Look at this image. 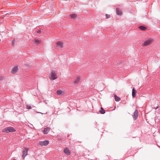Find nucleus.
<instances>
[{
	"mask_svg": "<svg viewBox=\"0 0 160 160\" xmlns=\"http://www.w3.org/2000/svg\"><path fill=\"white\" fill-rule=\"evenodd\" d=\"M136 91L133 88L132 89V96L133 98L135 97L136 96Z\"/></svg>",
	"mask_w": 160,
	"mask_h": 160,
	"instance_id": "1a4fd4ad",
	"label": "nucleus"
},
{
	"mask_svg": "<svg viewBox=\"0 0 160 160\" xmlns=\"http://www.w3.org/2000/svg\"><path fill=\"white\" fill-rule=\"evenodd\" d=\"M18 70V68L17 66L14 67L11 70V72L12 73H16Z\"/></svg>",
	"mask_w": 160,
	"mask_h": 160,
	"instance_id": "423d86ee",
	"label": "nucleus"
},
{
	"mask_svg": "<svg viewBox=\"0 0 160 160\" xmlns=\"http://www.w3.org/2000/svg\"><path fill=\"white\" fill-rule=\"evenodd\" d=\"M56 43L60 48H62L63 47V43L61 42H58Z\"/></svg>",
	"mask_w": 160,
	"mask_h": 160,
	"instance_id": "9d476101",
	"label": "nucleus"
},
{
	"mask_svg": "<svg viewBox=\"0 0 160 160\" xmlns=\"http://www.w3.org/2000/svg\"><path fill=\"white\" fill-rule=\"evenodd\" d=\"M139 28L142 30H145L146 29V28L143 26H141L139 27Z\"/></svg>",
	"mask_w": 160,
	"mask_h": 160,
	"instance_id": "a211bd4d",
	"label": "nucleus"
},
{
	"mask_svg": "<svg viewBox=\"0 0 160 160\" xmlns=\"http://www.w3.org/2000/svg\"><path fill=\"white\" fill-rule=\"evenodd\" d=\"M36 32L38 33H42L43 32L41 31L40 30H38Z\"/></svg>",
	"mask_w": 160,
	"mask_h": 160,
	"instance_id": "412c9836",
	"label": "nucleus"
},
{
	"mask_svg": "<svg viewBox=\"0 0 160 160\" xmlns=\"http://www.w3.org/2000/svg\"><path fill=\"white\" fill-rule=\"evenodd\" d=\"M16 131V130L12 127H8L5 128L3 130V132L8 133L9 132H13Z\"/></svg>",
	"mask_w": 160,
	"mask_h": 160,
	"instance_id": "f257e3e1",
	"label": "nucleus"
},
{
	"mask_svg": "<svg viewBox=\"0 0 160 160\" xmlns=\"http://www.w3.org/2000/svg\"><path fill=\"white\" fill-rule=\"evenodd\" d=\"M153 41L152 38H149L146 39L142 43V45L143 46H146L151 44Z\"/></svg>",
	"mask_w": 160,
	"mask_h": 160,
	"instance_id": "f03ea898",
	"label": "nucleus"
},
{
	"mask_svg": "<svg viewBox=\"0 0 160 160\" xmlns=\"http://www.w3.org/2000/svg\"><path fill=\"white\" fill-rule=\"evenodd\" d=\"M116 12L117 14L118 15H122V12L118 8H116Z\"/></svg>",
	"mask_w": 160,
	"mask_h": 160,
	"instance_id": "9b49d317",
	"label": "nucleus"
},
{
	"mask_svg": "<svg viewBox=\"0 0 160 160\" xmlns=\"http://www.w3.org/2000/svg\"><path fill=\"white\" fill-rule=\"evenodd\" d=\"M3 78L2 77H0V81L2 80L3 79Z\"/></svg>",
	"mask_w": 160,
	"mask_h": 160,
	"instance_id": "5701e85b",
	"label": "nucleus"
},
{
	"mask_svg": "<svg viewBox=\"0 0 160 160\" xmlns=\"http://www.w3.org/2000/svg\"><path fill=\"white\" fill-rule=\"evenodd\" d=\"M13 160H16V159H13Z\"/></svg>",
	"mask_w": 160,
	"mask_h": 160,
	"instance_id": "b1692460",
	"label": "nucleus"
},
{
	"mask_svg": "<svg viewBox=\"0 0 160 160\" xmlns=\"http://www.w3.org/2000/svg\"><path fill=\"white\" fill-rule=\"evenodd\" d=\"M114 98L116 102H118L120 100V98H119V97H118L116 95H114Z\"/></svg>",
	"mask_w": 160,
	"mask_h": 160,
	"instance_id": "4468645a",
	"label": "nucleus"
},
{
	"mask_svg": "<svg viewBox=\"0 0 160 160\" xmlns=\"http://www.w3.org/2000/svg\"><path fill=\"white\" fill-rule=\"evenodd\" d=\"M63 93L62 91L61 90H58L57 92V94L58 95H61Z\"/></svg>",
	"mask_w": 160,
	"mask_h": 160,
	"instance_id": "2eb2a0df",
	"label": "nucleus"
},
{
	"mask_svg": "<svg viewBox=\"0 0 160 160\" xmlns=\"http://www.w3.org/2000/svg\"><path fill=\"white\" fill-rule=\"evenodd\" d=\"M138 116V110H136L134 111V115L133 116V118L134 120L137 119Z\"/></svg>",
	"mask_w": 160,
	"mask_h": 160,
	"instance_id": "0eeeda50",
	"label": "nucleus"
},
{
	"mask_svg": "<svg viewBox=\"0 0 160 160\" xmlns=\"http://www.w3.org/2000/svg\"><path fill=\"white\" fill-rule=\"evenodd\" d=\"M34 41L37 44H38L40 42V40L38 39H34Z\"/></svg>",
	"mask_w": 160,
	"mask_h": 160,
	"instance_id": "6ab92c4d",
	"label": "nucleus"
},
{
	"mask_svg": "<svg viewBox=\"0 0 160 160\" xmlns=\"http://www.w3.org/2000/svg\"><path fill=\"white\" fill-rule=\"evenodd\" d=\"M106 18H110V15H108L107 14H106Z\"/></svg>",
	"mask_w": 160,
	"mask_h": 160,
	"instance_id": "4be33fe9",
	"label": "nucleus"
},
{
	"mask_svg": "<svg viewBox=\"0 0 160 160\" xmlns=\"http://www.w3.org/2000/svg\"><path fill=\"white\" fill-rule=\"evenodd\" d=\"M28 149L26 148H24V151L22 152V157L23 158H24L25 157L28 155Z\"/></svg>",
	"mask_w": 160,
	"mask_h": 160,
	"instance_id": "39448f33",
	"label": "nucleus"
},
{
	"mask_svg": "<svg viewBox=\"0 0 160 160\" xmlns=\"http://www.w3.org/2000/svg\"><path fill=\"white\" fill-rule=\"evenodd\" d=\"M64 152L67 154V155H69L70 154V151L68 148H66L64 149Z\"/></svg>",
	"mask_w": 160,
	"mask_h": 160,
	"instance_id": "f8f14e48",
	"label": "nucleus"
},
{
	"mask_svg": "<svg viewBox=\"0 0 160 160\" xmlns=\"http://www.w3.org/2000/svg\"><path fill=\"white\" fill-rule=\"evenodd\" d=\"M69 16L72 18H76V15L75 14L70 15Z\"/></svg>",
	"mask_w": 160,
	"mask_h": 160,
	"instance_id": "f3484780",
	"label": "nucleus"
},
{
	"mask_svg": "<svg viewBox=\"0 0 160 160\" xmlns=\"http://www.w3.org/2000/svg\"><path fill=\"white\" fill-rule=\"evenodd\" d=\"M13 41L14 42V40H13Z\"/></svg>",
	"mask_w": 160,
	"mask_h": 160,
	"instance_id": "393cba45",
	"label": "nucleus"
},
{
	"mask_svg": "<svg viewBox=\"0 0 160 160\" xmlns=\"http://www.w3.org/2000/svg\"><path fill=\"white\" fill-rule=\"evenodd\" d=\"M99 112L101 114H103L105 113V111L103 109V108L101 107V109L99 111Z\"/></svg>",
	"mask_w": 160,
	"mask_h": 160,
	"instance_id": "dca6fc26",
	"label": "nucleus"
},
{
	"mask_svg": "<svg viewBox=\"0 0 160 160\" xmlns=\"http://www.w3.org/2000/svg\"><path fill=\"white\" fill-rule=\"evenodd\" d=\"M50 78L52 80H54L57 78L55 71L54 70L52 71L51 72Z\"/></svg>",
	"mask_w": 160,
	"mask_h": 160,
	"instance_id": "7ed1b4c3",
	"label": "nucleus"
},
{
	"mask_svg": "<svg viewBox=\"0 0 160 160\" xmlns=\"http://www.w3.org/2000/svg\"><path fill=\"white\" fill-rule=\"evenodd\" d=\"M49 143V142L48 140H44L43 141H40L38 143V144L42 146H47Z\"/></svg>",
	"mask_w": 160,
	"mask_h": 160,
	"instance_id": "20e7f679",
	"label": "nucleus"
},
{
	"mask_svg": "<svg viewBox=\"0 0 160 160\" xmlns=\"http://www.w3.org/2000/svg\"><path fill=\"white\" fill-rule=\"evenodd\" d=\"M26 108L28 109H31L32 108L29 105H26Z\"/></svg>",
	"mask_w": 160,
	"mask_h": 160,
	"instance_id": "aec40b11",
	"label": "nucleus"
},
{
	"mask_svg": "<svg viewBox=\"0 0 160 160\" xmlns=\"http://www.w3.org/2000/svg\"><path fill=\"white\" fill-rule=\"evenodd\" d=\"M80 78V77L79 76H78L77 78L74 81V83H78L79 81Z\"/></svg>",
	"mask_w": 160,
	"mask_h": 160,
	"instance_id": "ddd939ff",
	"label": "nucleus"
},
{
	"mask_svg": "<svg viewBox=\"0 0 160 160\" xmlns=\"http://www.w3.org/2000/svg\"><path fill=\"white\" fill-rule=\"evenodd\" d=\"M50 129V128L48 127L45 128L43 131V132L44 134H47L49 131Z\"/></svg>",
	"mask_w": 160,
	"mask_h": 160,
	"instance_id": "6e6552de",
	"label": "nucleus"
}]
</instances>
